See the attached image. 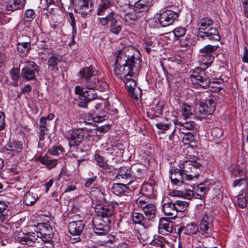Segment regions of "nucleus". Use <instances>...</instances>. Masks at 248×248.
I'll return each instance as SVG.
<instances>
[{
  "mask_svg": "<svg viewBox=\"0 0 248 248\" xmlns=\"http://www.w3.org/2000/svg\"><path fill=\"white\" fill-rule=\"evenodd\" d=\"M140 69V59L135 58L131 49L125 47L119 51L114 68L116 77L121 79L126 76L132 77L134 70L137 72Z\"/></svg>",
  "mask_w": 248,
  "mask_h": 248,
  "instance_id": "f257e3e1",
  "label": "nucleus"
},
{
  "mask_svg": "<svg viewBox=\"0 0 248 248\" xmlns=\"http://www.w3.org/2000/svg\"><path fill=\"white\" fill-rule=\"evenodd\" d=\"M213 24V21L208 17L201 19L199 23L198 37L203 40L219 41L221 37L218 30L216 28H210L208 29Z\"/></svg>",
  "mask_w": 248,
  "mask_h": 248,
  "instance_id": "f03ea898",
  "label": "nucleus"
},
{
  "mask_svg": "<svg viewBox=\"0 0 248 248\" xmlns=\"http://www.w3.org/2000/svg\"><path fill=\"white\" fill-rule=\"evenodd\" d=\"M188 204V202L185 201H171L163 204L162 210L166 216L171 219H174L179 212H183L186 209Z\"/></svg>",
  "mask_w": 248,
  "mask_h": 248,
  "instance_id": "7ed1b4c3",
  "label": "nucleus"
},
{
  "mask_svg": "<svg viewBox=\"0 0 248 248\" xmlns=\"http://www.w3.org/2000/svg\"><path fill=\"white\" fill-rule=\"evenodd\" d=\"M215 217V214L210 209H207L204 212L202 218L198 226L199 231L201 234L206 236L212 235Z\"/></svg>",
  "mask_w": 248,
  "mask_h": 248,
  "instance_id": "20e7f679",
  "label": "nucleus"
},
{
  "mask_svg": "<svg viewBox=\"0 0 248 248\" xmlns=\"http://www.w3.org/2000/svg\"><path fill=\"white\" fill-rule=\"evenodd\" d=\"M192 83L199 87L206 88L210 85V80L205 74L204 70L200 67H197L190 76Z\"/></svg>",
  "mask_w": 248,
  "mask_h": 248,
  "instance_id": "39448f33",
  "label": "nucleus"
},
{
  "mask_svg": "<svg viewBox=\"0 0 248 248\" xmlns=\"http://www.w3.org/2000/svg\"><path fill=\"white\" fill-rule=\"evenodd\" d=\"M201 163L196 161H186L182 164V172L187 180L197 178L201 172Z\"/></svg>",
  "mask_w": 248,
  "mask_h": 248,
  "instance_id": "423d86ee",
  "label": "nucleus"
},
{
  "mask_svg": "<svg viewBox=\"0 0 248 248\" xmlns=\"http://www.w3.org/2000/svg\"><path fill=\"white\" fill-rule=\"evenodd\" d=\"M85 227V222L83 220L73 221L68 223V229L69 233L72 235L70 237V241L72 243L80 241V235Z\"/></svg>",
  "mask_w": 248,
  "mask_h": 248,
  "instance_id": "0eeeda50",
  "label": "nucleus"
},
{
  "mask_svg": "<svg viewBox=\"0 0 248 248\" xmlns=\"http://www.w3.org/2000/svg\"><path fill=\"white\" fill-rule=\"evenodd\" d=\"M40 68L34 62L29 61L21 70V76L26 81H33L36 79V73L38 74Z\"/></svg>",
  "mask_w": 248,
  "mask_h": 248,
  "instance_id": "6e6552de",
  "label": "nucleus"
},
{
  "mask_svg": "<svg viewBox=\"0 0 248 248\" xmlns=\"http://www.w3.org/2000/svg\"><path fill=\"white\" fill-rule=\"evenodd\" d=\"M217 97L211 96L205 102L201 101L199 104L198 112L201 117L213 114L216 109Z\"/></svg>",
  "mask_w": 248,
  "mask_h": 248,
  "instance_id": "1a4fd4ad",
  "label": "nucleus"
},
{
  "mask_svg": "<svg viewBox=\"0 0 248 248\" xmlns=\"http://www.w3.org/2000/svg\"><path fill=\"white\" fill-rule=\"evenodd\" d=\"M88 133V131L84 128L76 129L70 132L66 137L69 146L75 147L79 145Z\"/></svg>",
  "mask_w": 248,
  "mask_h": 248,
  "instance_id": "9d476101",
  "label": "nucleus"
},
{
  "mask_svg": "<svg viewBox=\"0 0 248 248\" xmlns=\"http://www.w3.org/2000/svg\"><path fill=\"white\" fill-rule=\"evenodd\" d=\"M94 209L97 217L105 220L109 219L112 221L114 214V208L112 205L99 203L94 206Z\"/></svg>",
  "mask_w": 248,
  "mask_h": 248,
  "instance_id": "9b49d317",
  "label": "nucleus"
},
{
  "mask_svg": "<svg viewBox=\"0 0 248 248\" xmlns=\"http://www.w3.org/2000/svg\"><path fill=\"white\" fill-rule=\"evenodd\" d=\"M111 221L109 219L106 220L96 217L92 221V225L94 232L98 235L106 234L109 230Z\"/></svg>",
  "mask_w": 248,
  "mask_h": 248,
  "instance_id": "f8f14e48",
  "label": "nucleus"
},
{
  "mask_svg": "<svg viewBox=\"0 0 248 248\" xmlns=\"http://www.w3.org/2000/svg\"><path fill=\"white\" fill-rule=\"evenodd\" d=\"M82 82L84 87L89 89L103 91L108 87L107 83L104 80L97 78L93 77Z\"/></svg>",
  "mask_w": 248,
  "mask_h": 248,
  "instance_id": "ddd939ff",
  "label": "nucleus"
},
{
  "mask_svg": "<svg viewBox=\"0 0 248 248\" xmlns=\"http://www.w3.org/2000/svg\"><path fill=\"white\" fill-rule=\"evenodd\" d=\"M178 17V14L177 12L170 10H166L160 14L158 21L162 27H166L172 24Z\"/></svg>",
  "mask_w": 248,
  "mask_h": 248,
  "instance_id": "4468645a",
  "label": "nucleus"
},
{
  "mask_svg": "<svg viewBox=\"0 0 248 248\" xmlns=\"http://www.w3.org/2000/svg\"><path fill=\"white\" fill-rule=\"evenodd\" d=\"M39 231L37 232L40 239L44 242L50 241L53 236L52 228L46 223H40L37 225Z\"/></svg>",
  "mask_w": 248,
  "mask_h": 248,
  "instance_id": "2eb2a0df",
  "label": "nucleus"
},
{
  "mask_svg": "<svg viewBox=\"0 0 248 248\" xmlns=\"http://www.w3.org/2000/svg\"><path fill=\"white\" fill-rule=\"evenodd\" d=\"M180 169L175 166H172L170 170V179L174 185L181 186L184 183V180H186L184 172H182V164L179 167Z\"/></svg>",
  "mask_w": 248,
  "mask_h": 248,
  "instance_id": "dca6fc26",
  "label": "nucleus"
},
{
  "mask_svg": "<svg viewBox=\"0 0 248 248\" xmlns=\"http://www.w3.org/2000/svg\"><path fill=\"white\" fill-rule=\"evenodd\" d=\"M95 90L85 88L83 94L79 97L80 102L78 106L83 108H87V104L97 98Z\"/></svg>",
  "mask_w": 248,
  "mask_h": 248,
  "instance_id": "f3484780",
  "label": "nucleus"
},
{
  "mask_svg": "<svg viewBox=\"0 0 248 248\" xmlns=\"http://www.w3.org/2000/svg\"><path fill=\"white\" fill-rule=\"evenodd\" d=\"M92 3L89 0H78L75 5L74 11L80 14L82 17H86L92 11L89 4Z\"/></svg>",
  "mask_w": 248,
  "mask_h": 248,
  "instance_id": "a211bd4d",
  "label": "nucleus"
},
{
  "mask_svg": "<svg viewBox=\"0 0 248 248\" xmlns=\"http://www.w3.org/2000/svg\"><path fill=\"white\" fill-rule=\"evenodd\" d=\"M38 234L36 232H29L24 234L23 236L19 237L17 241L19 243L22 245H27L29 246H32L37 241L39 242Z\"/></svg>",
  "mask_w": 248,
  "mask_h": 248,
  "instance_id": "6ab92c4d",
  "label": "nucleus"
},
{
  "mask_svg": "<svg viewBox=\"0 0 248 248\" xmlns=\"http://www.w3.org/2000/svg\"><path fill=\"white\" fill-rule=\"evenodd\" d=\"M174 227V223L165 218L160 220L158 225V232L162 235H168L173 232Z\"/></svg>",
  "mask_w": 248,
  "mask_h": 248,
  "instance_id": "aec40b11",
  "label": "nucleus"
},
{
  "mask_svg": "<svg viewBox=\"0 0 248 248\" xmlns=\"http://www.w3.org/2000/svg\"><path fill=\"white\" fill-rule=\"evenodd\" d=\"M131 77L126 76L122 80L125 84V88L128 93L129 95L131 98L135 100H138V96L135 93L136 87L135 81L131 78Z\"/></svg>",
  "mask_w": 248,
  "mask_h": 248,
  "instance_id": "412c9836",
  "label": "nucleus"
},
{
  "mask_svg": "<svg viewBox=\"0 0 248 248\" xmlns=\"http://www.w3.org/2000/svg\"><path fill=\"white\" fill-rule=\"evenodd\" d=\"M151 5L150 0H139L134 4L133 9L137 13H141L147 11Z\"/></svg>",
  "mask_w": 248,
  "mask_h": 248,
  "instance_id": "4be33fe9",
  "label": "nucleus"
},
{
  "mask_svg": "<svg viewBox=\"0 0 248 248\" xmlns=\"http://www.w3.org/2000/svg\"><path fill=\"white\" fill-rule=\"evenodd\" d=\"M117 16L114 11H111L108 14V15L104 17L98 18L99 23L103 26H106L109 23H110V25H113L114 23H117V20L116 19Z\"/></svg>",
  "mask_w": 248,
  "mask_h": 248,
  "instance_id": "5701e85b",
  "label": "nucleus"
},
{
  "mask_svg": "<svg viewBox=\"0 0 248 248\" xmlns=\"http://www.w3.org/2000/svg\"><path fill=\"white\" fill-rule=\"evenodd\" d=\"M79 73L83 80L95 77L98 74V71L92 66L82 68Z\"/></svg>",
  "mask_w": 248,
  "mask_h": 248,
  "instance_id": "b1692460",
  "label": "nucleus"
},
{
  "mask_svg": "<svg viewBox=\"0 0 248 248\" xmlns=\"http://www.w3.org/2000/svg\"><path fill=\"white\" fill-rule=\"evenodd\" d=\"M112 191L114 194L117 196L125 195L128 196L129 195V188L125 184L116 183L113 184Z\"/></svg>",
  "mask_w": 248,
  "mask_h": 248,
  "instance_id": "393cba45",
  "label": "nucleus"
},
{
  "mask_svg": "<svg viewBox=\"0 0 248 248\" xmlns=\"http://www.w3.org/2000/svg\"><path fill=\"white\" fill-rule=\"evenodd\" d=\"M62 60V56L56 53H53L48 60V66L51 70L57 72L59 70L58 63Z\"/></svg>",
  "mask_w": 248,
  "mask_h": 248,
  "instance_id": "a878e982",
  "label": "nucleus"
},
{
  "mask_svg": "<svg viewBox=\"0 0 248 248\" xmlns=\"http://www.w3.org/2000/svg\"><path fill=\"white\" fill-rule=\"evenodd\" d=\"M6 9L9 11L21 9L25 4V0H7Z\"/></svg>",
  "mask_w": 248,
  "mask_h": 248,
  "instance_id": "bb28decb",
  "label": "nucleus"
},
{
  "mask_svg": "<svg viewBox=\"0 0 248 248\" xmlns=\"http://www.w3.org/2000/svg\"><path fill=\"white\" fill-rule=\"evenodd\" d=\"M148 220H151L156 217V207L153 203H148L141 208Z\"/></svg>",
  "mask_w": 248,
  "mask_h": 248,
  "instance_id": "cd10ccee",
  "label": "nucleus"
},
{
  "mask_svg": "<svg viewBox=\"0 0 248 248\" xmlns=\"http://www.w3.org/2000/svg\"><path fill=\"white\" fill-rule=\"evenodd\" d=\"M90 195L93 203L95 205L96 204L102 203L105 201L104 193L98 189L92 191Z\"/></svg>",
  "mask_w": 248,
  "mask_h": 248,
  "instance_id": "c85d7f7f",
  "label": "nucleus"
},
{
  "mask_svg": "<svg viewBox=\"0 0 248 248\" xmlns=\"http://www.w3.org/2000/svg\"><path fill=\"white\" fill-rule=\"evenodd\" d=\"M36 160L40 162L42 164L45 165L48 169L54 168L58 163L57 159H50L47 155L38 157Z\"/></svg>",
  "mask_w": 248,
  "mask_h": 248,
  "instance_id": "c756f323",
  "label": "nucleus"
},
{
  "mask_svg": "<svg viewBox=\"0 0 248 248\" xmlns=\"http://www.w3.org/2000/svg\"><path fill=\"white\" fill-rule=\"evenodd\" d=\"M131 171V170L128 167H121L118 173L117 178L122 181L130 180L132 175Z\"/></svg>",
  "mask_w": 248,
  "mask_h": 248,
  "instance_id": "7c9ffc66",
  "label": "nucleus"
},
{
  "mask_svg": "<svg viewBox=\"0 0 248 248\" xmlns=\"http://www.w3.org/2000/svg\"><path fill=\"white\" fill-rule=\"evenodd\" d=\"M178 124L180 126V131L184 132L186 130H194L196 129V124L194 121L186 120L185 122H179Z\"/></svg>",
  "mask_w": 248,
  "mask_h": 248,
  "instance_id": "2f4dec72",
  "label": "nucleus"
},
{
  "mask_svg": "<svg viewBox=\"0 0 248 248\" xmlns=\"http://www.w3.org/2000/svg\"><path fill=\"white\" fill-rule=\"evenodd\" d=\"M182 229L184 231V233L186 235H192L196 234L199 231V227L196 223L192 222L190 224H187L186 226L183 228L181 227L179 230Z\"/></svg>",
  "mask_w": 248,
  "mask_h": 248,
  "instance_id": "473e14b6",
  "label": "nucleus"
},
{
  "mask_svg": "<svg viewBox=\"0 0 248 248\" xmlns=\"http://www.w3.org/2000/svg\"><path fill=\"white\" fill-rule=\"evenodd\" d=\"M38 199V196L30 191L27 192L24 195L23 202L26 205H32Z\"/></svg>",
  "mask_w": 248,
  "mask_h": 248,
  "instance_id": "72a5a7b5",
  "label": "nucleus"
},
{
  "mask_svg": "<svg viewBox=\"0 0 248 248\" xmlns=\"http://www.w3.org/2000/svg\"><path fill=\"white\" fill-rule=\"evenodd\" d=\"M91 116L93 121L96 123L102 122L107 118V113L102 110L94 111Z\"/></svg>",
  "mask_w": 248,
  "mask_h": 248,
  "instance_id": "f704fd0d",
  "label": "nucleus"
},
{
  "mask_svg": "<svg viewBox=\"0 0 248 248\" xmlns=\"http://www.w3.org/2000/svg\"><path fill=\"white\" fill-rule=\"evenodd\" d=\"M10 75L13 80L12 85L15 87H17L18 86V80L20 78L19 68L13 67L10 71Z\"/></svg>",
  "mask_w": 248,
  "mask_h": 248,
  "instance_id": "c9c22d12",
  "label": "nucleus"
},
{
  "mask_svg": "<svg viewBox=\"0 0 248 248\" xmlns=\"http://www.w3.org/2000/svg\"><path fill=\"white\" fill-rule=\"evenodd\" d=\"M31 48L30 42H18L17 43V51L23 56L26 55Z\"/></svg>",
  "mask_w": 248,
  "mask_h": 248,
  "instance_id": "e433bc0d",
  "label": "nucleus"
},
{
  "mask_svg": "<svg viewBox=\"0 0 248 248\" xmlns=\"http://www.w3.org/2000/svg\"><path fill=\"white\" fill-rule=\"evenodd\" d=\"M35 13L32 9H28L23 15V20L24 24L31 22L35 17Z\"/></svg>",
  "mask_w": 248,
  "mask_h": 248,
  "instance_id": "4c0bfd02",
  "label": "nucleus"
},
{
  "mask_svg": "<svg viewBox=\"0 0 248 248\" xmlns=\"http://www.w3.org/2000/svg\"><path fill=\"white\" fill-rule=\"evenodd\" d=\"M110 0H102L98 5L97 9V15L102 16L105 14L106 10L110 6Z\"/></svg>",
  "mask_w": 248,
  "mask_h": 248,
  "instance_id": "58836bf2",
  "label": "nucleus"
},
{
  "mask_svg": "<svg viewBox=\"0 0 248 248\" xmlns=\"http://www.w3.org/2000/svg\"><path fill=\"white\" fill-rule=\"evenodd\" d=\"M202 64L206 66V68L210 66L214 60V57L210 53H205L201 55Z\"/></svg>",
  "mask_w": 248,
  "mask_h": 248,
  "instance_id": "ea45409f",
  "label": "nucleus"
},
{
  "mask_svg": "<svg viewBox=\"0 0 248 248\" xmlns=\"http://www.w3.org/2000/svg\"><path fill=\"white\" fill-rule=\"evenodd\" d=\"M246 192H245L243 190H242L237 196V201L238 206L242 208L245 207V206H246Z\"/></svg>",
  "mask_w": 248,
  "mask_h": 248,
  "instance_id": "a19ab883",
  "label": "nucleus"
},
{
  "mask_svg": "<svg viewBox=\"0 0 248 248\" xmlns=\"http://www.w3.org/2000/svg\"><path fill=\"white\" fill-rule=\"evenodd\" d=\"M132 220L135 224H143L144 217L142 214L137 212H133L131 214Z\"/></svg>",
  "mask_w": 248,
  "mask_h": 248,
  "instance_id": "79ce46f5",
  "label": "nucleus"
},
{
  "mask_svg": "<svg viewBox=\"0 0 248 248\" xmlns=\"http://www.w3.org/2000/svg\"><path fill=\"white\" fill-rule=\"evenodd\" d=\"M191 107L190 106L184 103L182 106V115L186 120L192 115Z\"/></svg>",
  "mask_w": 248,
  "mask_h": 248,
  "instance_id": "37998d69",
  "label": "nucleus"
},
{
  "mask_svg": "<svg viewBox=\"0 0 248 248\" xmlns=\"http://www.w3.org/2000/svg\"><path fill=\"white\" fill-rule=\"evenodd\" d=\"M149 199L145 195L142 194L137 199L136 203L141 208L149 203Z\"/></svg>",
  "mask_w": 248,
  "mask_h": 248,
  "instance_id": "c03bdc74",
  "label": "nucleus"
},
{
  "mask_svg": "<svg viewBox=\"0 0 248 248\" xmlns=\"http://www.w3.org/2000/svg\"><path fill=\"white\" fill-rule=\"evenodd\" d=\"M182 133L184 134L182 141L185 144H189L195 140V137L192 133L186 132Z\"/></svg>",
  "mask_w": 248,
  "mask_h": 248,
  "instance_id": "a18cd8bd",
  "label": "nucleus"
},
{
  "mask_svg": "<svg viewBox=\"0 0 248 248\" xmlns=\"http://www.w3.org/2000/svg\"><path fill=\"white\" fill-rule=\"evenodd\" d=\"M186 31V30L185 28L178 27L174 29L172 32L174 36L177 38V39H178L180 37H183L185 35Z\"/></svg>",
  "mask_w": 248,
  "mask_h": 248,
  "instance_id": "49530a36",
  "label": "nucleus"
},
{
  "mask_svg": "<svg viewBox=\"0 0 248 248\" xmlns=\"http://www.w3.org/2000/svg\"><path fill=\"white\" fill-rule=\"evenodd\" d=\"M8 147L9 148H12V149H6V151H13L15 150H21L22 149L23 146L22 144L20 142L15 141L10 143L8 145Z\"/></svg>",
  "mask_w": 248,
  "mask_h": 248,
  "instance_id": "de8ad7c7",
  "label": "nucleus"
},
{
  "mask_svg": "<svg viewBox=\"0 0 248 248\" xmlns=\"http://www.w3.org/2000/svg\"><path fill=\"white\" fill-rule=\"evenodd\" d=\"M218 46H212L210 45H208L205 46L204 47L202 48L201 49V52L203 54L205 53H210L211 52L215 51L217 48Z\"/></svg>",
  "mask_w": 248,
  "mask_h": 248,
  "instance_id": "09e8293b",
  "label": "nucleus"
},
{
  "mask_svg": "<svg viewBox=\"0 0 248 248\" xmlns=\"http://www.w3.org/2000/svg\"><path fill=\"white\" fill-rule=\"evenodd\" d=\"M211 134L213 137L220 138L223 135V131L219 127H214L211 129Z\"/></svg>",
  "mask_w": 248,
  "mask_h": 248,
  "instance_id": "8fccbe9b",
  "label": "nucleus"
},
{
  "mask_svg": "<svg viewBox=\"0 0 248 248\" xmlns=\"http://www.w3.org/2000/svg\"><path fill=\"white\" fill-rule=\"evenodd\" d=\"M122 29V25L121 24H118L114 23L113 25H110V31L115 34H119L121 31Z\"/></svg>",
  "mask_w": 248,
  "mask_h": 248,
  "instance_id": "3c124183",
  "label": "nucleus"
},
{
  "mask_svg": "<svg viewBox=\"0 0 248 248\" xmlns=\"http://www.w3.org/2000/svg\"><path fill=\"white\" fill-rule=\"evenodd\" d=\"M95 160L97 164L101 167L105 168L108 166L104 157L99 154H96L95 155Z\"/></svg>",
  "mask_w": 248,
  "mask_h": 248,
  "instance_id": "603ef678",
  "label": "nucleus"
},
{
  "mask_svg": "<svg viewBox=\"0 0 248 248\" xmlns=\"http://www.w3.org/2000/svg\"><path fill=\"white\" fill-rule=\"evenodd\" d=\"M155 125L158 129L162 130L163 132L169 130L171 126V124H166L162 122L156 124Z\"/></svg>",
  "mask_w": 248,
  "mask_h": 248,
  "instance_id": "864d4df0",
  "label": "nucleus"
},
{
  "mask_svg": "<svg viewBox=\"0 0 248 248\" xmlns=\"http://www.w3.org/2000/svg\"><path fill=\"white\" fill-rule=\"evenodd\" d=\"M49 151L51 155H59L60 153H62L63 148L61 146H55L49 149Z\"/></svg>",
  "mask_w": 248,
  "mask_h": 248,
  "instance_id": "5fc2aeb1",
  "label": "nucleus"
},
{
  "mask_svg": "<svg viewBox=\"0 0 248 248\" xmlns=\"http://www.w3.org/2000/svg\"><path fill=\"white\" fill-rule=\"evenodd\" d=\"M127 187L129 188V194L133 191L136 189L139 188L140 186L139 184L136 181H130L129 182L127 183L126 185Z\"/></svg>",
  "mask_w": 248,
  "mask_h": 248,
  "instance_id": "6e6d98bb",
  "label": "nucleus"
},
{
  "mask_svg": "<svg viewBox=\"0 0 248 248\" xmlns=\"http://www.w3.org/2000/svg\"><path fill=\"white\" fill-rule=\"evenodd\" d=\"M208 87L210 88V92L213 93L219 92L220 90L222 89L218 83H213L212 85H209Z\"/></svg>",
  "mask_w": 248,
  "mask_h": 248,
  "instance_id": "4d7b16f0",
  "label": "nucleus"
},
{
  "mask_svg": "<svg viewBox=\"0 0 248 248\" xmlns=\"http://www.w3.org/2000/svg\"><path fill=\"white\" fill-rule=\"evenodd\" d=\"M69 16L70 19V24L72 27L73 33L74 34V33L76 32L75 19L72 13H69ZM73 36L74 37V34H73Z\"/></svg>",
  "mask_w": 248,
  "mask_h": 248,
  "instance_id": "13d9d810",
  "label": "nucleus"
},
{
  "mask_svg": "<svg viewBox=\"0 0 248 248\" xmlns=\"http://www.w3.org/2000/svg\"><path fill=\"white\" fill-rule=\"evenodd\" d=\"M110 125L108 124L98 127L96 130L100 134L105 133L110 129Z\"/></svg>",
  "mask_w": 248,
  "mask_h": 248,
  "instance_id": "bf43d9fd",
  "label": "nucleus"
},
{
  "mask_svg": "<svg viewBox=\"0 0 248 248\" xmlns=\"http://www.w3.org/2000/svg\"><path fill=\"white\" fill-rule=\"evenodd\" d=\"M243 184H248L247 179L245 178L236 179L233 182V186L236 187L237 186H240Z\"/></svg>",
  "mask_w": 248,
  "mask_h": 248,
  "instance_id": "052dcab7",
  "label": "nucleus"
},
{
  "mask_svg": "<svg viewBox=\"0 0 248 248\" xmlns=\"http://www.w3.org/2000/svg\"><path fill=\"white\" fill-rule=\"evenodd\" d=\"M190 43V39L187 37L184 36L180 41V46L182 47H186L189 45Z\"/></svg>",
  "mask_w": 248,
  "mask_h": 248,
  "instance_id": "680f3d73",
  "label": "nucleus"
},
{
  "mask_svg": "<svg viewBox=\"0 0 248 248\" xmlns=\"http://www.w3.org/2000/svg\"><path fill=\"white\" fill-rule=\"evenodd\" d=\"M194 196V192L190 190H186L185 193H184L183 196L185 198L191 200Z\"/></svg>",
  "mask_w": 248,
  "mask_h": 248,
  "instance_id": "e2e57ef3",
  "label": "nucleus"
},
{
  "mask_svg": "<svg viewBox=\"0 0 248 248\" xmlns=\"http://www.w3.org/2000/svg\"><path fill=\"white\" fill-rule=\"evenodd\" d=\"M143 170H142L140 168H137L135 167L132 168V171L133 173H135V175L137 177H141L142 176V171Z\"/></svg>",
  "mask_w": 248,
  "mask_h": 248,
  "instance_id": "0e129e2a",
  "label": "nucleus"
},
{
  "mask_svg": "<svg viewBox=\"0 0 248 248\" xmlns=\"http://www.w3.org/2000/svg\"><path fill=\"white\" fill-rule=\"evenodd\" d=\"M242 59L243 62H248V49L247 46H245L244 48V52Z\"/></svg>",
  "mask_w": 248,
  "mask_h": 248,
  "instance_id": "69168bd1",
  "label": "nucleus"
},
{
  "mask_svg": "<svg viewBox=\"0 0 248 248\" xmlns=\"http://www.w3.org/2000/svg\"><path fill=\"white\" fill-rule=\"evenodd\" d=\"M71 212L73 213H78L80 211V206L78 203H74L72 208L71 209Z\"/></svg>",
  "mask_w": 248,
  "mask_h": 248,
  "instance_id": "338daca9",
  "label": "nucleus"
},
{
  "mask_svg": "<svg viewBox=\"0 0 248 248\" xmlns=\"http://www.w3.org/2000/svg\"><path fill=\"white\" fill-rule=\"evenodd\" d=\"M8 206V205L5 202L0 201V213H4Z\"/></svg>",
  "mask_w": 248,
  "mask_h": 248,
  "instance_id": "774afa93",
  "label": "nucleus"
}]
</instances>
